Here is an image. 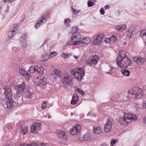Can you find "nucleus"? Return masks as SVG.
Returning <instances> with one entry per match:
<instances>
[{"label": "nucleus", "instance_id": "7c9ffc66", "mask_svg": "<svg viewBox=\"0 0 146 146\" xmlns=\"http://www.w3.org/2000/svg\"><path fill=\"white\" fill-rule=\"evenodd\" d=\"M15 99L17 100H22V98L21 96V95L19 93L17 92L14 96Z\"/></svg>", "mask_w": 146, "mask_h": 146}, {"label": "nucleus", "instance_id": "3c124183", "mask_svg": "<svg viewBox=\"0 0 146 146\" xmlns=\"http://www.w3.org/2000/svg\"><path fill=\"white\" fill-rule=\"evenodd\" d=\"M143 108H146V100L143 101Z\"/></svg>", "mask_w": 146, "mask_h": 146}, {"label": "nucleus", "instance_id": "423d86ee", "mask_svg": "<svg viewBox=\"0 0 146 146\" xmlns=\"http://www.w3.org/2000/svg\"><path fill=\"white\" fill-rule=\"evenodd\" d=\"M81 38L79 37L78 39L76 36H72L71 37L70 40L67 43L68 45H73L79 44L81 43Z\"/></svg>", "mask_w": 146, "mask_h": 146}, {"label": "nucleus", "instance_id": "f704fd0d", "mask_svg": "<svg viewBox=\"0 0 146 146\" xmlns=\"http://www.w3.org/2000/svg\"><path fill=\"white\" fill-rule=\"evenodd\" d=\"M54 72L55 74L58 76H60L61 75V72L58 69L55 68L54 69Z\"/></svg>", "mask_w": 146, "mask_h": 146}, {"label": "nucleus", "instance_id": "09e8293b", "mask_svg": "<svg viewBox=\"0 0 146 146\" xmlns=\"http://www.w3.org/2000/svg\"><path fill=\"white\" fill-rule=\"evenodd\" d=\"M110 72H106L108 74H111L112 73H113L115 71V69L113 67H110Z\"/></svg>", "mask_w": 146, "mask_h": 146}, {"label": "nucleus", "instance_id": "aec40b11", "mask_svg": "<svg viewBox=\"0 0 146 146\" xmlns=\"http://www.w3.org/2000/svg\"><path fill=\"white\" fill-rule=\"evenodd\" d=\"M30 87H29L28 89H27V90L25 91L23 93L24 94V96L27 99H31L32 97L33 94L32 93L30 92Z\"/></svg>", "mask_w": 146, "mask_h": 146}, {"label": "nucleus", "instance_id": "a18cd8bd", "mask_svg": "<svg viewBox=\"0 0 146 146\" xmlns=\"http://www.w3.org/2000/svg\"><path fill=\"white\" fill-rule=\"evenodd\" d=\"M140 35L141 36H145V38L146 39V33L145 30H142L141 31V33L140 34ZM145 45L146 46V42H145Z\"/></svg>", "mask_w": 146, "mask_h": 146}, {"label": "nucleus", "instance_id": "79ce46f5", "mask_svg": "<svg viewBox=\"0 0 146 146\" xmlns=\"http://www.w3.org/2000/svg\"><path fill=\"white\" fill-rule=\"evenodd\" d=\"M57 55V53L56 52H53L51 53L49 55V58H53Z\"/></svg>", "mask_w": 146, "mask_h": 146}, {"label": "nucleus", "instance_id": "864d4df0", "mask_svg": "<svg viewBox=\"0 0 146 146\" xmlns=\"http://www.w3.org/2000/svg\"><path fill=\"white\" fill-rule=\"evenodd\" d=\"M100 13L101 15H103L104 14V9L103 8H102L100 10Z\"/></svg>", "mask_w": 146, "mask_h": 146}, {"label": "nucleus", "instance_id": "c03bdc74", "mask_svg": "<svg viewBox=\"0 0 146 146\" xmlns=\"http://www.w3.org/2000/svg\"><path fill=\"white\" fill-rule=\"evenodd\" d=\"M47 102H43L42 104V106L41 108L42 109H46L47 107Z\"/></svg>", "mask_w": 146, "mask_h": 146}, {"label": "nucleus", "instance_id": "e433bc0d", "mask_svg": "<svg viewBox=\"0 0 146 146\" xmlns=\"http://www.w3.org/2000/svg\"><path fill=\"white\" fill-rule=\"evenodd\" d=\"M38 20L40 21L41 24H42L43 23H46V19L44 17V16H42L40 18H39L38 19Z\"/></svg>", "mask_w": 146, "mask_h": 146}, {"label": "nucleus", "instance_id": "bf43d9fd", "mask_svg": "<svg viewBox=\"0 0 146 146\" xmlns=\"http://www.w3.org/2000/svg\"><path fill=\"white\" fill-rule=\"evenodd\" d=\"M67 56H68V57L71 56L72 55L71 53H69L68 54H67Z\"/></svg>", "mask_w": 146, "mask_h": 146}, {"label": "nucleus", "instance_id": "8fccbe9b", "mask_svg": "<svg viewBox=\"0 0 146 146\" xmlns=\"http://www.w3.org/2000/svg\"><path fill=\"white\" fill-rule=\"evenodd\" d=\"M88 5L89 7H91L93 5V3L90 1H88Z\"/></svg>", "mask_w": 146, "mask_h": 146}, {"label": "nucleus", "instance_id": "680f3d73", "mask_svg": "<svg viewBox=\"0 0 146 146\" xmlns=\"http://www.w3.org/2000/svg\"><path fill=\"white\" fill-rule=\"evenodd\" d=\"M73 56L76 59H77L78 58V56L75 55H74Z\"/></svg>", "mask_w": 146, "mask_h": 146}, {"label": "nucleus", "instance_id": "72a5a7b5", "mask_svg": "<svg viewBox=\"0 0 146 146\" xmlns=\"http://www.w3.org/2000/svg\"><path fill=\"white\" fill-rule=\"evenodd\" d=\"M132 30L129 29L127 32V38L130 39L132 37Z\"/></svg>", "mask_w": 146, "mask_h": 146}, {"label": "nucleus", "instance_id": "338daca9", "mask_svg": "<svg viewBox=\"0 0 146 146\" xmlns=\"http://www.w3.org/2000/svg\"><path fill=\"white\" fill-rule=\"evenodd\" d=\"M87 115H90V112H88V114H87Z\"/></svg>", "mask_w": 146, "mask_h": 146}, {"label": "nucleus", "instance_id": "052dcab7", "mask_svg": "<svg viewBox=\"0 0 146 146\" xmlns=\"http://www.w3.org/2000/svg\"><path fill=\"white\" fill-rule=\"evenodd\" d=\"M127 42L125 41H124L123 42V44L124 45H125L127 44Z\"/></svg>", "mask_w": 146, "mask_h": 146}, {"label": "nucleus", "instance_id": "774afa93", "mask_svg": "<svg viewBox=\"0 0 146 146\" xmlns=\"http://www.w3.org/2000/svg\"><path fill=\"white\" fill-rule=\"evenodd\" d=\"M5 2H7L8 1V0H4Z\"/></svg>", "mask_w": 146, "mask_h": 146}, {"label": "nucleus", "instance_id": "4468645a", "mask_svg": "<svg viewBox=\"0 0 146 146\" xmlns=\"http://www.w3.org/2000/svg\"><path fill=\"white\" fill-rule=\"evenodd\" d=\"M133 60L139 65L143 64L146 61L145 58L141 56L134 57L133 58Z\"/></svg>", "mask_w": 146, "mask_h": 146}, {"label": "nucleus", "instance_id": "bb28decb", "mask_svg": "<svg viewBox=\"0 0 146 146\" xmlns=\"http://www.w3.org/2000/svg\"><path fill=\"white\" fill-rule=\"evenodd\" d=\"M36 66H31L29 69V72L31 73H35L36 70Z\"/></svg>", "mask_w": 146, "mask_h": 146}, {"label": "nucleus", "instance_id": "37998d69", "mask_svg": "<svg viewBox=\"0 0 146 146\" xmlns=\"http://www.w3.org/2000/svg\"><path fill=\"white\" fill-rule=\"evenodd\" d=\"M118 141L117 139L115 140L114 139H112L110 142V145L111 146H113L116 142Z\"/></svg>", "mask_w": 146, "mask_h": 146}, {"label": "nucleus", "instance_id": "473e14b6", "mask_svg": "<svg viewBox=\"0 0 146 146\" xmlns=\"http://www.w3.org/2000/svg\"><path fill=\"white\" fill-rule=\"evenodd\" d=\"M19 71L20 74L23 76H25L26 74H28V73L26 72L22 68H19Z\"/></svg>", "mask_w": 146, "mask_h": 146}, {"label": "nucleus", "instance_id": "4c0bfd02", "mask_svg": "<svg viewBox=\"0 0 146 146\" xmlns=\"http://www.w3.org/2000/svg\"><path fill=\"white\" fill-rule=\"evenodd\" d=\"M74 90L75 92L80 94L82 96H83L84 94V92L83 91H82L80 88H78L75 89Z\"/></svg>", "mask_w": 146, "mask_h": 146}, {"label": "nucleus", "instance_id": "412c9836", "mask_svg": "<svg viewBox=\"0 0 146 146\" xmlns=\"http://www.w3.org/2000/svg\"><path fill=\"white\" fill-rule=\"evenodd\" d=\"M79 99V97L77 94H74L72 96V99L71 101L72 104H76Z\"/></svg>", "mask_w": 146, "mask_h": 146}, {"label": "nucleus", "instance_id": "ddd939ff", "mask_svg": "<svg viewBox=\"0 0 146 146\" xmlns=\"http://www.w3.org/2000/svg\"><path fill=\"white\" fill-rule=\"evenodd\" d=\"M81 127L80 125L76 124L73 128L70 131V133L72 135H75L79 133Z\"/></svg>", "mask_w": 146, "mask_h": 146}, {"label": "nucleus", "instance_id": "603ef678", "mask_svg": "<svg viewBox=\"0 0 146 146\" xmlns=\"http://www.w3.org/2000/svg\"><path fill=\"white\" fill-rule=\"evenodd\" d=\"M7 127L9 130H12L13 128V126L12 125L8 124L7 125Z\"/></svg>", "mask_w": 146, "mask_h": 146}, {"label": "nucleus", "instance_id": "9b49d317", "mask_svg": "<svg viewBox=\"0 0 146 146\" xmlns=\"http://www.w3.org/2000/svg\"><path fill=\"white\" fill-rule=\"evenodd\" d=\"M104 35L102 34H99L96 37V38L93 41L94 45H98L100 44L102 40Z\"/></svg>", "mask_w": 146, "mask_h": 146}, {"label": "nucleus", "instance_id": "c756f323", "mask_svg": "<svg viewBox=\"0 0 146 146\" xmlns=\"http://www.w3.org/2000/svg\"><path fill=\"white\" fill-rule=\"evenodd\" d=\"M127 117H129V118L130 120V122L131 120L134 121L137 119L136 116L135 115L133 114L130 115H128L127 114Z\"/></svg>", "mask_w": 146, "mask_h": 146}, {"label": "nucleus", "instance_id": "49530a36", "mask_svg": "<svg viewBox=\"0 0 146 146\" xmlns=\"http://www.w3.org/2000/svg\"><path fill=\"white\" fill-rule=\"evenodd\" d=\"M77 31V28L76 26L73 27L71 29V32L74 33L76 32Z\"/></svg>", "mask_w": 146, "mask_h": 146}, {"label": "nucleus", "instance_id": "6e6552de", "mask_svg": "<svg viewBox=\"0 0 146 146\" xmlns=\"http://www.w3.org/2000/svg\"><path fill=\"white\" fill-rule=\"evenodd\" d=\"M99 59L98 56L95 55H93L91 58H89L86 62V63L87 64L93 66L97 64Z\"/></svg>", "mask_w": 146, "mask_h": 146}, {"label": "nucleus", "instance_id": "13d9d810", "mask_svg": "<svg viewBox=\"0 0 146 146\" xmlns=\"http://www.w3.org/2000/svg\"><path fill=\"white\" fill-rule=\"evenodd\" d=\"M143 120L144 123L146 124V117L143 118Z\"/></svg>", "mask_w": 146, "mask_h": 146}, {"label": "nucleus", "instance_id": "f257e3e1", "mask_svg": "<svg viewBox=\"0 0 146 146\" xmlns=\"http://www.w3.org/2000/svg\"><path fill=\"white\" fill-rule=\"evenodd\" d=\"M3 89L5 91L4 95L5 98L8 100L6 102L7 108H11L14 106L15 104L12 99L13 96L12 91L9 86L4 88Z\"/></svg>", "mask_w": 146, "mask_h": 146}, {"label": "nucleus", "instance_id": "1a4fd4ad", "mask_svg": "<svg viewBox=\"0 0 146 146\" xmlns=\"http://www.w3.org/2000/svg\"><path fill=\"white\" fill-rule=\"evenodd\" d=\"M127 114L125 113L123 117H121L119 118V122L121 125H127L130 123V120L127 117Z\"/></svg>", "mask_w": 146, "mask_h": 146}, {"label": "nucleus", "instance_id": "a878e982", "mask_svg": "<svg viewBox=\"0 0 146 146\" xmlns=\"http://www.w3.org/2000/svg\"><path fill=\"white\" fill-rule=\"evenodd\" d=\"M20 44L21 47L23 48H25L27 47V44L26 41L25 40H20Z\"/></svg>", "mask_w": 146, "mask_h": 146}, {"label": "nucleus", "instance_id": "5fc2aeb1", "mask_svg": "<svg viewBox=\"0 0 146 146\" xmlns=\"http://www.w3.org/2000/svg\"><path fill=\"white\" fill-rule=\"evenodd\" d=\"M61 56L64 58H68V56H67V54L66 53H62L61 54Z\"/></svg>", "mask_w": 146, "mask_h": 146}, {"label": "nucleus", "instance_id": "393cba45", "mask_svg": "<svg viewBox=\"0 0 146 146\" xmlns=\"http://www.w3.org/2000/svg\"><path fill=\"white\" fill-rule=\"evenodd\" d=\"M91 134L87 133L83 136V139L85 141H89L91 139Z\"/></svg>", "mask_w": 146, "mask_h": 146}, {"label": "nucleus", "instance_id": "c85d7f7f", "mask_svg": "<svg viewBox=\"0 0 146 146\" xmlns=\"http://www.w3.org/2000/svg\"><path fill=\"white\" fill-rule=\"evenodd\" d=\"M49 58V55L48 54H44L42 56L41 60L43 62H46L48 61V59Z\"/></svg>", "mask_w": 146, "mask_h": 146}, {"label": "nucleus", "instance_id": "cd10ccee", "mask_svg": "<svg viewBox=\"0 0 146 146\" xmlns=\"http://www.w3.org/2000/svg\"><path fill=\"white\" fill-rule=\"evenodd\" d=\"M117 30L119 31H121L125 30L126 29V26L124 25H121L118 26L116 27Z\"/></svg>", "mask_w": 146, "mask_h": 146}, {"label": "nucleus", "instance_id": "5701e85b", "mask_svg": "<svg viewBox=\"0 0 146 146\" xmlns=\"http://www.w3.org/2000/svg\"><path fill=\"white\" fill-rule=\"evenodd\" d=\"M93 131L95 134H98L101 133L102 130L100 127L94 126V127Z\"/></svg>", "mask_w": 146, "mask_h": 146}, {"label": "nucleus", "instance_id": "ea45409f", "mask_svg": "<svg viewBox=\"0 0 146 146\" xmlns=\"http://www.w3.org/2000/svg\"><path fill=\"white\" fill-rule=\"evenodd\" d=\"M41 23L40 22V21H39L38 20H37L36 23L35 24V28L36 29H38V27H39L41 25Z\"/></svg>", "mask_w": 146, "mask_h": 146}, {"label": "nucleus", "instance_id": "6ab92c4d", "mask_svg": "<svg viewBox=\"0 0 146 146\" xmlns=\"http://www.w3.org/2000/svg\"><path fill=\"white\" fill-rule=\"evenodd\" d=\"M126 56H127L126 55L125 52V51H120L119 52V55L117 57L116 61L119 62Z\"/></svg>", "mask_w": 146, "mask_h": 146}, {"label": "nucleus", "instance_id": "de8ad7c7", "mask_svg": "<svg viewBox=\"0 0 146 146\" xmlns=\"http://www.w3.org/2000/svg\"><path fill=\"white\" fill-rule=\"evenodd\" d=\"M71 21L69 19H65L64 20V24L66 25H68L69 24V23H70Z\"/></svg>", "mask_w": 146, "mask_h": 146}, {"label": "nucleus", "instance_id": "dca6fc26", "mask_svg": "<svg viewBox=\"0 0 146 146\" xmlns=\"http://www.w3.org/2000/svg\"><path fill=\"white\" fill-rule=\"evenodd\" d=\"M117 39L116 35H115L111 37L105 38L104 41L106 43L111 44L115 42Z\"/></svg>", "mask_w": 146, "mask_h": 146}, {"label": "nucleus", "instance_id": "c9c22d12", "mask_svg": "<svg viewBox=\"0 0 146 146\" xmlns=\"http://www.w3.org/2000/svg\"><path fill=\"white\" fill-rule=\"evenodd\" d=\"M28 35L26 34H23L21 35L20 38V40H25L28 38Z\"/></svg>", "mask_w": 146, "mask_h": 146}, {"label": "nucleus", "instance_id": "e2e57ef3", "mask_svg": "<svg viewBox=\"0 0 146 146\" xmlns=\"http://www.w3.org/2000/svg\"><path fill=\"white\" fill-rule=\"evenodd\" d=\"M2 11V8L1 6H0V13Z\"/></svg>", "mask_w": 146, "mask_h": 146}, {"label": "nucleus", "instance_id": "58836bf2", "mask_svg": "<svg viewBox=\"0 0 146 146\" xmlns=\"http://www.w3.org/2000/svg\"><path fill=\"white\" fill-rule=\"evenodd\" d=\"M28 132V128L27 127H25L22 130V132L24 135L25 134Z\"/></svg>", "mask_w": 146, "mask_h": 146}, {"label": "nucleus", "instance_id": "39448f33", "mask_svg": "<svg viewBox=\"0 0 146 146\" xmlns=\"http://www.w3.org/2000/svg\"><path fill=\"white\" fill-rule=\"evenodd\" d=\"M73 79V78L71 75L68 73L64 74L62 79L63 86H66L70 85V83L72 81Z\"/></svg>", "mask_w": 146, "mask_h": 146}, {"label": "nucleus", "instance_id": "69168bd1", "mask_svg": "<svg viewBox=\"0 0 146 146\" xmlns=\"http://www.w3.org/2000/svg\"><path fill=\"white\" fill-rule=\"evenodd\" d=\"M8 1H9L10 2H12L13 1V0H8Z\"/></svg>", "mask_w": 146, "mask_h": 146}, {"label": "nucleus", "instance_id": "0eeeda50", "mask_svg": "<svg viewBox=\"0 0 146 146\" xmlns=\"http://www.w3.org/2000/svg\"><path fill=\"white\" fill-rule=\"evenodd\" d=\"M113 119L109 118L105 124L104 128V131L106 133H108L111 131L113 124Z\"/></svg>", "mask_w": 146, "mask_h": 146}, {"label": "nucleus", "instance_id": "b1692460", "mask_svg": "<svg viewBox=\"0 0 146 146\" xmlns=\"http://www.w3.org/2000/svg\"><path fill=\"white\" fill-rule=\"evenodd\" d=\"M81 43H83V44H88L91 41V39L88 37H86L84 39H82Z\"/></svg>", "mask_w": 146, "mask_h": 146}, {"label": "nucleus", "instance_id": "20e7f679", "mask_svg": "<svg viewBox=\"0 0 146 146\" xmlns=\"http://www.w3.org/2000/svg\"><path fill=\"white\" fill-rule=\"evenodd\" d=\"M85 69V67H84L81 68H77L72 71V74L73 72V74L75 78L78 79L80 81L84 75Z\"/></svg>", "mask_w": 146, "mask_h": 146}, {"label": "nucleus", "instance_id": "f8f14e48", "mask_svg": "<svg viewBox=\"0 0 146 146\" xmlns=\"http://www.w3.org/2000/svg\"><path fill=\"white\" fill-rule=\"evenodd\" d=\"M17 25L15 24L13 25L12 29L8 33V36L10 38H12L16 34V31L17 30Z\"/></svg>", "mask_w": 146, "mask_h": 146}, {"label": "nucleus", "instance_id": "4d7b16f0", "mask_svg": "<svg viewBox=\"0 0 146 146\" xmlns=\"http://www.w3.org/2000/svg\"><path fill=\"white\" fill-rule=\"evenodd\" d=\"M25 76L26 77V78H28L30 77L31 75H30V74H29L28 73V74H26V75Z\"/></svg>", "mask_w": 146, "mask_h": 146}, {"label": "nucleus", "instance_id": "4be33fe9", "mask_svg": "<svg viewBox=\"0 0 146 146\" xmlns=\"http://www.w3.org/2000/svg\"><path fill=\"white\" fill-rule=\"evenodd\" d=\"M36 70L35 73L38 74L39 75H41L43 74L44 69L42 67H39L36 66Z\"/></svg>", "mask_w": 146, "mask_h": 146}, {"label": "nucleus", "instance_id": "0e129e2a", "mask_svg": "<svg viewBox=\"0 0 146 146\" xmlns=\"http://www.w3.org/2000/svg\"><path fill=\"white\" fill-rule=\"evenodd\" d=\"M106 145L105 144L102 145L101 146H106Z\"/></svg>", "mask_w": 146, "mask_h": 146}, {"label": "nucleus", "instance_id": "f03ea898", "mask_svg": "<svg viewBox=\"0 0 146 146\" xmlns=\"http://www.w3.org/2000/svg\"><path fill=\"white\" fill-rule=\"evenodd\" d=\"M142 95V90L138 88H134L129 90L128 92L127 98L130 100L131 98H140Z\"/></svg>", "mask_w": 146, "mask_h": 146}, {"label": "nucleus", "instance_id": "2f4dec72", "mask_svg": "<svg viewBox=\"0 0 146 146\" xmlns=\"http://www.w3.org/2000/svg\"><path fill=\"white\" fill-rule=\"evenodd\" d=\"M122 73L125 76H129L130 75L129 71L127 70H121Z\"/></svg>", "mask_w": 146, "mask_h": 146}, {"label": "nucleus", "instance_id": "a211bd4d", "mask_svg": "<svg viewBox=\"0 0 146 146\" xmlns=\"http://www.w3.org/2000/svg\"><path fill=\"white\" fill-rule=\"evenodd\" d=\"M57 134L60 138L62 139H66L67 138V135L65 132L62 130H58L57 131Z\"/></svg>", "mask_w": 146, "mask_h": 146}, {"label": "nucleus", "instance_id": "f3484780", "mask_svg": "<svg viewBox=\"0 0 146 146\" xmlns=\"http://www.w3.org/2000/svg\"><path fill=\"white\" fill-rule=\"evenodd\" d=\"M16 88L17 89V92L20 93V92L23 93L25 91L27 90V88L25 86V84L23 82L22 84L18 85L16 87Z\"/></svg>", "mask_w": 146, "mask_h": 146}, {"label": "nucleus", "instance_id": "a19ab883", "mask_svg": "<svg viewBox=\"0 0 146 146\" xmlns=\"http://www.w3.org/2000/svg\"><path fill=\"white\" fill-rule=\"evenodd\" d=\"M73 13L74 15H76L81 12V10H77L76 9H72Z\"/></svg>", "mask_w": 146, "mask_h": 146}, {"label": "nucleus", "instance_id": "6e6d98bb", "mask_svg": "<svg viewBox=\"0 0 146 146\" xmlns=\"http://www.w3.org/2000/svg\"><path fill=\"white\" fill-rule=\"evenodd\" d=\"M110 7V6L109 5H106L104 7V8L106 10L108 9H109Z\"/></svg>", "mask_w": 146, "mask_h": 146}, {"label": "nucleus", "instance_id": "2eb2a0df", "mask_svg": "<svg viewBox=\"0 0 146 146\" xmlns=\"http://www.w3.org/2000/svg\"><path fill=\"white\" fill-rule=\"evenodd\" d=\"M38 80H37L38 86H45L49 82L48 79L45 77H44L42 79H39L38 78Z\"/></svg>", "mask_w": 146, "mask_h": 146}, {"label": "nucleus", "instance_id": "7ed1b4c3", "mask_svg": "<svg viewBox=\"0 0 146 146\" xmlns=\"http://www.w3.org/2000/svg\"><path fill=\"white\" fill-rule=\"evenodd\" d=\"M132 61L128 56H125L119 62L117 61V64L120 67L126 69L131 65Z\"/></svg>", "mask_w": 146, "mask_h": 146}, {"label": "nucleus", "instance_id": "9d476101", "mask_svg": "<svg viewBox=\"0 0 146 146\" xmlns=\"http://www.w3.org/2000/svg\"><path fill=\"white\" fill-rule=\"evenodd\" d=\"M40 124L37 123H33L31 127V131L32 133H36L40 130Z\"/></svg>", "mask_w": 146, "mask_h": 146}]
</instances>
